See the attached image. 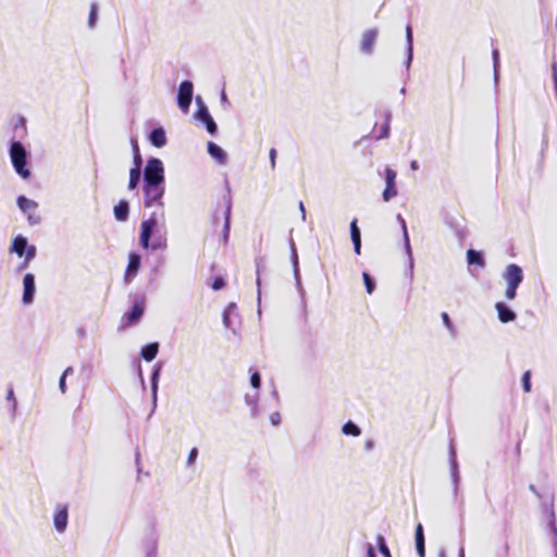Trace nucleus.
I'll use <instances>...</instances> for the list:
<instances>
[{"instance_id": "1", "label": "nucleus", "mask_w": 557, "mask_h": 557, "mask_svg": "<svg viewBox=\"0 0 557 557\" xmlns=\"http://www.w3.org/2000/svg\"><path fill=\"white\" fill-rule=\"evenodd\" d=\"M164 184H158V185H149L144 184V203L145 207H152V206H159L161 208L160 213L153 212L151 216L147 220H144L140 224V245L143 248L148 249L150 247V237L153 232V230L157 227L159 223V216L163 220L164 219V211H163V202L162 198L164 195Z\"/></svg>"}, {"instance_id": "2", "label": "nucleus", "mask_w": 557, "mask_h": 557, "mask_svg": "<svg viewBox=\"0 0 557 557\" xmlns=\"http://www.w3.org/2000/svg\"><path fill=\"white\" fill-rule=\"evenodd\" d=\"M10 158L14 170L23 178L30 176V171L26 168L27 154L26 150L20 141H13L10 147Z\"/></svg>"}, {"instance_id": "3", "label": "nucleus", "mask_w": 557, "mask_h": 557, "mask_svg": "<svg viewBox=\"0 0 557 557\" xmlns=\"http://www.w3.org/2000/svg\"><path fill=\"white\" fill-rule=\"evenodd\" d=\"M504 278L507 283L505 296L508 300H512L516 298L517 288L523 281L522 269L515 263L509 264L505 270Z\"/></svg>"}, {"instance_id": "4", "label": "nucleus", "mask_w": 557, "mask_h": 557, "mask_svg": "<svg viewBox=\"0 0 557 557\" xmlns=\"http://www.w3.org/2000/svg\"><path fill=\"white\" fill-rule=\"evenodd\" d=\"M144 184H164V168L160 159L151 158L147 161L144 171Z\"/></svg>"}, {"instance_id": "5", "label": "nucleus", "mask_w": 557, "mask_h": 557, "mask_svg": "<svg viewBox=\"0 0 557 557\" xmlns=\"http://www.w3.org/2000/svg\"><path fill=\"white\" fill-rule=\"evenodd\" d=\"M145 311V302L144 300H136L133 304L132 310L126 312L122 318V329L129 327L136 324L143 317Z\"/></svg>"}, {"instance_id": "6", "label": "nucleus", "mask_w": 557, "mask_h": 557, "mask_svg": "<svg viewBox=\"0 0 557 557\" xmlns=\"http://www.w3.org/2000/svg\"><path fill=\"white\" fill-rule=\"evenodd\" d=\"M193 84L189 81H184L181 83L178 88V95H177V103L178 107L184 111L187 112L193 98Z\"/></svg>"}, {"instance_id": "7", "label": "nucleus", "mask_w": 557, "mask_h": 557, "mask_svg": "<svg viewBox=\"0 0 557 557\" xmlns=\"http://www.w3.org/2000/svg\"><path fill=\"white\" fill-rule=\"evenodd\" d=\"M396 172L391 169H385V182L386 187L383 191V199L384 201H389L392 198L396 197L397 195V188H396Z\"/></svg>"}, {"instance_id": "8", "label": "nucleus", "mask_w": 557, "mask_h": 557, "mask_svg": "<svg viewBox=\"0 0 557 557\" xmlns=\"http://www.w3.org/2000/svg\"><path fill=\"white\" fill-rule=\"evenodd\" d=\"M196 117L206 124L207 131L211 135H214L216 133L218 126H216L215 122L213 121L212 116L210 115L208 108L205 104L201 103L199 106V108L196 112Z\"/></svg>"}, {"instance_id": "9", "label": "nucleus", "mask_w": 557, "mask_h": 557, "mask_svg": "<svg viewBox=\"0 0 557 557\" xmlns=\"http://www.w3.org/2000/svg\"><path fill=\"white\" fill-rule=\"evenodd\" d=\"M23 285H24L23 302L28 305L34 299L35 276L32 273H27L23 278Z\"/></svg>"}, {"instance_id": "10", "label": "nucleus", "mask_w": 557, "mask_h": 557, "mask_svg": "<svg viewBox=\"0 0 557 557\" xmlns=\"http://www.w3.org/2000/svg\"><path fill=\"white\" fill-rule=\"evenodd\" d=\"M377 37L376 29H368L362 34L360 49L364 53H371L373 51V46Z\"/></svg>"}, {"instance_id": "11", "label": "nucleus", "mask_w": 557, "mask_h": 557, "mask_svg": "<svg viewBox=\"0 0 557 557\" xmlns=\"http://www.w3.org/2000/svg\"><path fill=\"white\" fill-rule=\"evenodd\" d=\"M223 203L225 207L223 237H224V242H226L228 234H230V219H231V210H232V200H231V196L228 194L223 196Z\"/></svg>"}, {"instance_id": "12", "label": "nucleus", "mask_w": 557, "mask_h": 557, "mask_svg": "<svg viewBox=\"0 0 557 557\" xmlns=\"http://www.w3.org/2000/svg\"><path fill=\"white\" fill-rule=\"evenodd\" d=\"M53 523L59 532H63L67 525V507L59 508L53 516Z\"/></svg>"}, {"instance_id": "13", "label": "nucleus", "mask_w": 557, "mask_h": 557, "mask_svg": "<svg viewBox=\"0 0 557 557\" xmlns=\"http://www.w3.org/2000/svg\"><path fill=\"white\" fill-rule=\"evenodd\" d=\"M497 310L498 319L503 323L511 322L516 319V313L508 308L504 302L499 301L495 305Z\"/></svg>"}, {"instance_id": "14", "label": "nucleus", "mask_w": 557, "mask_h": 557, "mask_svg": "<svg viewBox=\"0 0 557 557\" xmlns=\"http://www.w3.org/2000/svg\"><path fill=\"white\" fill-rule=\"evenodd\" d=\"M350 236L354 243L355 253L359 256L361 253V233L357 225V219L350 222Z\"/></svg>"}, {"instance_id": "15", "label": "nucleus", "mask_w": 557, "mask_h": 557, "mask_svg": "<svg viewBox=\"0 0 557 557\" xmlns=\"http://www.w3.org/2000/svg\"><path fill=\"white\" fill-rule=\"evenodd\" d=\"M140 267V256L137 253H131L128 257V264L125 271V278L133 277Z\"/></svg>"}, {"instance_id": "16", "label": "nucleus", "mask_w": 557, "mask_h": 557, "mask_svg": "<svg viewBox=\"0 0 557 557\" xmlns=\"http://www.w3.org/2000/svg\"><path fill=\"white\" fill-rule=\"evenodd\" d=\"M140 166H141V157H138V162H137L136 166H134L129 170V181H128L129 189L136 188L139 183L140 175H141Z\"/></svg>"}, {"instance_id": "17", "label": "nucleus", "mask_w": 557, "mask_h": 557, "mask_svg": "<svg viewBox=\"0 0 557 557\" xmlns=\"http://www.w3.org/2000/svg\"><path fill=\"white\" fill-rule=\"evenodd\" d=\"M150 141L153 146H156L157 148H161L163 146H165L166 144V136H165V132L163 128H154L151 133H150Z\"/></svg>"}, {"instance_id": "18", "label": "nucleus", "mask_w": 557, "mask_h": 557, "mask_svg": "<svg viewBox=\"0 0 557 557\" xmlns=\"http://www.w3.org/2000/svg\"><path fill=\"white\" fill-rule=\"evenodd\" d=\"M129 206L126 200H120L114 207V216L117 221H126L128 218Z\"/></svg>"}, {"instance_id": "19", "label": "nucleus", "mask_w": 557, "mask_h": 557, "mask_svg": "<svg viewBox=\"0 0 557 557\" xmlns=\"http://www.w3.org/2000/svg\"><path fill=\"white\" fill-rule=\"evenodd\" d=\"M208 152L219 163H224L226 161V153L224 150L212 141L208 143Z\"/></svg>"}, {"instance_id": "20", "label": "nucleus", "mask_w": 557, "mask_h": 557, "mask_svg": "<svg viewBox=\"0 0 557 557\" xmlns=\"http://www.w3.org/2000/svg\"><path fill=\"white\" fill-rule=\"evenodd\" d=\"M159 351V344L158 343H150L141 348V357L146 361H152L157 354Z\"/></svg>"}, {"instance_id": "21", "label": "nucleus", "mask_w": 557, "mask_h": 557, "mask_svg": "<svg viewBox=\"0 0 557 557\" xmlns=\"http://www.w3.org/2000/svg\"><path fill=\"white\" fill-rule=\"evenodd\" d=\"M16 202L18 208L25 213L35 212L38 207L34 200H30L25 196H18Z\"/></svg>"}, {"instance_id": "22", "label": "nucleus", "mask_w": 557, "mask_h": 557, "mask_svg": "<svg viewBox=\"0 0 557 557\" xmlns=\"http://www.w3.org/2000/svg\"><path fill=\"white\" fill-rule=\"evenodd\" d=\"M28 246L27 239L22 235L16 236L12 243V251H14L18 257L24 256L25 249Z\"/></svg>"}, {"instance_id": "23", "label": "nucleus", "mask_w": 557, "mask_h": 557, "mask_svg": "<svg viewBox=\"0 0 557 557\" xmlns=\"http://www.w3.org/2000/svg\"><path fill=\"white\" fill-rule=\"evenodd\" d=\"M467 261L469 264H475L480 268H483L485 265V261L481 252L473 249H469L467 251Z\"/></svg>"}, {"instance_id": "24", "label": "nucleus", "mask_w": 557, "mask_h": 557, "mask_svg": "<svg viewBox=\"0 0 557 557\" xmlns=\"http://www.w3.org/2000/svg\"><path fill=\"white\" fill-rule=\"evenodd\" d=\"M342 431L345 435L359 436L361 434L360 428L351 421L346 422Z\"/></svg>"}, {"instance_id": "25", "label": "nucleus", "mask_w": 557, "mask_h": 557, "mask_svg": "<svg viewBox=\"0 0 557 557\" xmlns=\"http://www.w3.org/2000/svg\"><path fill=\"white\" fill-rule=\"evenodd\" d=\"M24 261H23V268H26L29 262L36 257V247L34 245H28L24 252Z\"/></svg>"}, {"instance_id": "26", "label": "nucleus", "mask_w": 557, "mask_h": 557, "mask_svg": "<svg viewBox=\"0 0 557 557\" xmlns=\"http://www.w3.org/2000/svg\"><path fill=\"white\" fill-rule=\"evenodd\" d=\"M376 543H377V546H379V550L380 553L384 556V557H392L391 555V552L385 543V539L383 535H377L376 536Z\"/></svg>"}, {"instance_id": "27", "label": "nucleus", "mask_w": 557, "mask_h": 557, "mask_svg": "<svg viewBox=\"0 0 557 557\" xmlns=\"http://www.w3.org/2000/svg\"><path fill=\"white\" fill-rule=\"evenodd\" d=\"M362 278H363V282L366 285L367 293L372 294L375 288V284H374L373 280L371 278L370 274L367 272H363Z\"/></svg>"}, {"instance_id": "28", "label": "nucleus", "mask_w": 557, "mask_h": 557, "mask_svg": "<svg viewBox=\"0 0 557 557\" xmlns=\"http://www.w3.org/2000/svg\"><path fill=\"white\" fill-rule=\"evenodd\" d=\"M234 309H235V305L232 304L223 312V323H224V326L227 329L231 327V325H232L230 315Z\"/></svg>"}, {"instance_id": "29", "label": "nucleus", "mask_w": 557, "mask_h": 557, "mask_svg": "<svg viewBox=\"0 0 557 557\" xmlns=\"http://www.w3.org/2000/svg\"><path fill=\"white\" fill-rule=\"evenodd\" d=\"M522 385L525 393L531 391V372L528 370L522 375Z\"/></svg>"}, {"instance_id": "30", "label": "nucleus", "mask_w": 557, "mask_h": 557, "mask_svg": "<svg viewBox=\"0 0 557 557\" xmlns=\"http://www.w3.org/2000/svg\"><path fill=\"white\" fill-rule=\"evenodd\" d=\"M389 134V123L387 120L384 121V123L381 125L380 132L376 135L377 139L386 138Z\"/></svg>"}, {"instance_id": "31", "label": "nucleus", "mask_w": 557, "mask_h": 557, "mask_svg": "<svg viewBox=\"0 0 557 557\" xmlns=\"http://www.w3.org/2000/svg\"><path fill=\"white\" fill-rule=\"evenodd\" d=\"M398 218H399V220L401 222V228H403V233H404L405 245H406V248H407L408 252L410 253V243H409V235H408V232H407V225H406L405 220L400 215Z\"/></svg>"}, {"instance_id": "32", "label": "nucleus", "mask_w": 557, "mask_h": 557, "mask_svg": "<svg viewBox=\"0 0 557 557\" xmlns=\"http://www.w3.org/2000/svg\"><path fill=\"white\" fill-rule=\"evenodd\" d=\"M225 285H226V283H225L224 278L222 276H218L211 283V288L214 290H220V289L224 288Z\"/></svg>"}, {"instance_id": "33", "label": "nucleus", "mask_w": 557, "mask_h": 557, "mask_svg": "<svg viewBox=\"0 0 557 557\" xmlns=\"http://www.w3.org/2000/svg\"><path fill=\"white\" fill-rule=\"evenodd\" d=\"M250 384L253 388H259L261 385V376L258 372H253L250 376Z\"/></svg>"}, {"instance_id": "34", "label": "nucleus", "mask_w": 557, "mask_h": 557, "mask_svg": "<svg viewBox=\"0 0 557 557\" xmlns=\"http://www.w3.org/2000/svg\"><path fill=\"white\" fill-rule=\"evenodd\" d=\"M417 543H424L423 528L420 523L416 528V544Z\"/></svg>"}, {"instance_id": "35", "label": "nucleus", "mask_w": 557, "mask_h": 557, "mask_svg": "<svg viewBox=\"0 0 557 557\" xmlns=\"http://www.w3.org/2000/svg\"><path fill=\"white\" fill-rule=\"evenodd\" d=\"M96 20H97V8L95 4H92L90 8L89 17H88L89 25L94 26L96 23Z\"/></svg>"}, {"instance_id": "36", "label": "nucleus", "mask_w": 557, "mask_h": 557, "mask_svg": "<svg viewBox=\"0 0 557 557\" xmlns=\"http://www.w3.org/2000/svg\"><path fill=\"white\" fill-rule=\"evenodd\" d=\"M7 398L12 401V410H13V412H15V410H16V399L14 397V392H13L12 388H9L8 394H7Z\"/></svg>"}, {"instance_id": "37", "label": "nucleus", "mask_w": 557, "mask_h": 557, "mask_svg": "<svg viewBox=\"0 0 557 557\" xmlns=\"http://www.w3.org/2000/svg\"><path fill=\"white\" fill-rule=\"evenodd\" d=\"M197 456H198V449L195 447L191 448V450L189 451L188 458H187V463L188 465L194 463L195 460L197 459Z\"/></svg>"}, {"instance_id": "38", "label": "nucleus", "mask_w": 557, "mask_h": 557, "mask_svg": "<svg viewBox=\"0 0 557 557\" xmlns=\"http://www.w3.org/2000/svg\"><path fill=\"white\" fill-rule=\"evenodd\" d=\"M442 320H443V323L445 324V326L448 329V330H451L453 329V325H451V321L449 319V315L447 312H443L442 313Z\"/></svg>"}, {"instance_id": "39", "label": "nucleus", "mask_w": 557, "mask_h": 557, "mask_svg": "<svg viewBox=\"0 0 557 557\" xmlns=\"http://www.w3.org/2000/svg\"><path fill=\"white\" fill-rule=\"evenodd\" d=\"M28 214V221L30 224H37L40 221V216L38 214H35V212H27Z\"/></svg>"}, {"instance_id": "40", "label": "nucleus", "mask_w": 557, "mask_h": 557, "mask_svg": "<svg viewBox=\"0 0 557 557\" xmlns=\"http://www.w3.org/2000/svg\"><path fill=\"white\" fill-rule=\"evenodd\" d=\"M406 37H407V41L409 45V49L411 50V48H412V30H411L410 26H407V28H406Z\"/></svg>"}, {"instance_id": "41", "label": "nucleus", "mask_w": 557, "mask_h": 557, "mask_svg": "<svg viewBox=\"0 0 557 557\" xmlns=\"http://www.w3.org/2000/svg\"><path fill=\"white\" fill-rule=\"evenodd\" d=\"M416 547H417V552L419 554V557H424L425 556V545H424V543H417Z\"/></svg>"}, {"instance_id": "42", "label": "nucleus", "mask_w": 557, "mask_h": 557, "mask_svg": "<svg viewBox=\"0 0 557 557\" xmlns=\"http://www.w3.org/2000/svg\"><path fill=\"white\" fill-rule=\"evenodd\" d=\"M275 159H276V149L275 148H272L270 150V160H271V168L274 169L275 168Z\"/></svg>"}, {"instance_id": "43", "label": "nucleus", "mask_w": 557, "mask_h": 557, "mask_svg": "<svg viewBox=\"0 0 557 557\" xmlns=\"http://www.w3.org/2000/svg\"><path fill=\"white\" fill-rule=\"evenodd\" d=\"M59 385H60L61 392L64 394L66 392V385H65V377H64V375H62L60 377Z\"/></svg>"}, {"instance_id": "44", "label": "nucleus", "mask_w": 557, "mask_h": 557, "mask_svg": "<svg viewBox=\"0 0 557 557\" xmlns=\"http://www.w3.org/2000/svg\"><path fill=\"white\" fill-rule=\"evenodd\" d=\"M368 556L369 557H375L374 548L372 547V545H369Z\"/></svg>"}, {"instance_id": "45", "label": "nucleus", "mask_w": 557, "mask_h": 557, "mask_svg": "<svg viewBox=\"0 0 557 557\" xmlns=\"http://www.w3.org/2000/svg\"><path fill=\"white\" fill-rule=\"evenodd\" d=\"M413 278V260L410 257V281Z\"/></svg>"}, {"instance_id": "46", "label": "nucleus", "mask_w": 557, "mask_h": 557, "mask_svg": "<svg viewBox=\"0 0 557 557\" xmlns=\"http://www.w3.org/2000/svg\"><path fill=\"white\" fill-rule=\"evenodd\" d=\"M299 210L301 211L302 220H305V206L302 201L299 202Z\"/></svg>"}, {"instance_id": "47", "label": "nucleus", "mask_w": 557, "mask_h": 557, "mask_svg": "<svg viewBox=\"0 0 557 557\" xmlns=\"http://www.w3.org/2000/svg\"><path fill=\"white\" fill-rule=\"evenodd\" d=\"M163 246H164V245H163L162 243H153V244L151 245V248H152V249H159V248H161V247H163Z\"/></svg>"}, {"instance_id": "48", "label": "nucleus", "mask_w": 557, "mask_h": 557, "mask_svg": "<svg viewBox=\"0 0 557 557\" xmlns=\"http://www.w3.org/2000/svg\"><path fill=\"white\" fill-rule=\"evenodd\" d=\"M72 372H73V369L71 367H69L67 369H65V371L63 372L62 375H64V377H66V375L72 373Z\"/></svg>"}, {"instance_id": "49", "label": "nucleus", "mask_w": 557, "mask_h": 557, "mask_svg": "<svg viewBox=\"0 0 557 557\" xmlns=\"http://www.w3.org/2000/svg\"><path fill=\"white\" fill-rule=\"evenodd\" d=\"M410 166H411L412 170H417L418 169V162L417 161H412Z\"/></svg>"}, {"instance_id": "50", "label": "nucleus", "mask_w": 557, "mask_h": 557, "mask_svg": "<svg viewBox=\"0 0 557 557\" xmlns=\"http://www.w3.org/2000/svg\"><path fill=\"white\" fill-rule=\"evenodd\" d=\"M138 157H140V154H139V152L137 151V152L135 153V156H134V163H135V165H136V164H137V162H138Z\"/></svg>"}, {"instance_id": "51", "label": "nucleus", "mask_w": 557, "mask_h": 557, "mask_svg": "<svg viewBox=\"0 0 557 557\" xmlns=\"http://www.w3.org/2000/svg\"><path fill=\"white\" fill-rule=\"evenodd\" d=\"M366 447H367L368 449L372 448V442H371V441H368V442L366 443Z\"/></svg>"}, {"instance_id": "52", "label": "nucleus", "mask_w": 557, "mask_h": 557, "mask_svg": "<svg viewBox=\"0 0 557 557\" xmlns=\"http://www.w3.org/2000/svg\"><path fill=\"white\" fill-rule=\"evenodd\" d=\"M458 557H465V549L463 548L460 549Z\"/></svg>"}, {"instance_id": "53", "label": "nucleus", "mask_w": 557, "mask_h": 557, "mask_svg": "<svg viewBox=\"0 0 557 557\" xmlns=\"http://www.w3.org/2000/svg\"><path fill=\"white\" fill-rule=\"evenodd\" d=\"M438 557H446L444 552H441Z\"/></svg>"}, {"instance_id": "54", "label": "nucleus", "mask_w": 557, "mask_h": 557, "mask_svg": "<svg viewBox=\"0 0 557 557\" xmlns=\"http://www.w3.org/2000/svg\"><path fill=\"white\" fill-rule=\"evenodd\" d=\"M498 55V52L497 51H494V58L496 59Z\"/></svg>"}]
</instances>
